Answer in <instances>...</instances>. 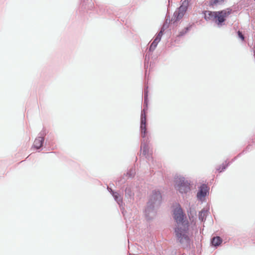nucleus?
Masks as SVG:
<instances>
[{
  "instance_id": "1",
  "label": "nucleus",
  "mask_w": 255,
  "mask_h": 255,
  "mask_svg": "<svg viewBox=\"0 0 255 255\" xmlns=\"http://www.w3.org/2000/svg\"><path fill=\"white\" fill-rule=\"evenodd\" d=\"M172 216L175 223L173 231L176 242L179 243L183 248L190 249L191 240L188 235L190 223L180 204L172 209Z\"/></svg>"
},
{
  "instance_id": "2",
  "label": "nucleus",
  "mask_w": 255,
  "mask_h": 255,
  "mask_svg": "<svg viewBox=\"0 0 255 255\" xmlns=\"http://www.w3.org/2000/svg\"><path fill=\"white\" fill-rule=\"evenodd\" d=\"M162 203V196L159 189H153L148 197V201L145 207L144 212L147 220L153 219L150 214L153 213L156 207H159Z\"/></svg>"
},
{
  "instance_id": "3",
  "label": "nucleus",
  "mask_w": 255,
  "mask_h": 255,
  "mask_svg": "<svg viewBox=\"0 0 255 255\" xmlns=\"http://www.w3.org/2000/svg\"><path fill=\"white\" fill-rule=\"evenodd\" d=\"M147 122H140L139 133L141 138L140 150H142V154L145 156L148 154L151 138L150 132L147 129Z\"/></svg>"
},
{
  "instance_id": "4",
  "label": "nucleus",
  "mask_w": 255,
  "mask_h": 255,
  "mask_svg": "<svg viewBox=\"0 0 255 255\" xmlns=\"http://www.w3.org/2000/svg\"><path fill=\"white\" fill-rule=\"evenodd\" d=\"M164 34V33L162 32L160 30L155 34L153 37L152 40L153 41L150 44L149 47H147L146 50V54L143 55L144 60V69L145 70L144 75L145 77L147 76V69L148 66L149 61L150 59V56L152 55V52L155 50L158 44L161 41L162 37Z\"/></svg>"
},
{
  "instance_id": "5",
  "label": "nucleus",
  "mask_w": 255,
  "mask_h": 255,
  "mask_svg": "<svg viewBox=\"0 0 255 255\" xmlns=\"http://www.w3.org/2000/svg\"><path fill=\"white\" fill-rule=\"evenodd\" d=\"M175 188L182 195L187 194L193 188V183L190 180H187L183 176H179L174 178Z\"/></svg>"
},
{
  "instance_id": "6",
  "label": "nucleus",
  "mask_w": 255,
  "mask_h": 255,
  "mask_svg": "<svg viewBox=\"0 0 255 255\" xmlns=\"http://www.w3.org/2000/svg\"><path fill=\"white\" fill-rule=\"evenodd\" d=\"M148 86H145L143 90V107L141 108L140 122H147L146 115L148 109Z\"/></svg>"
},
{
  "instance_id": "7",
  "label": "nucleus",
  "mask_w": 255,
  "mask_h": 255,
  "mask_svg": "<svg viewBox=\"0 0 255 255\" xmlns=\"http://www.w3.org/2000/svg\"><path fill=\"white\" fill-rule=\"evenodd\" d=\"M210 187L206 184H202L198 187L196 198L198 201L203 203L206 201V197L209 195Z\"/></svg>"
},
{
  "instance_id": "8",
  "label": "nucleus",
  "mask_w": 255,
  "mask_h": 255,
  "mask_svg": "<svg viewBox=\"0 0 255 255\" xmlns=\"http://www.w3.org/2000/svg\"><path fill=\"white\" fill-rule=\"evenodd\" d=\"M228 17H203L207 21L211 20L214 23V26L218 28H221L226 25V22Z\"/></svg>"
},
{
  "instance_id": "9",
  "label": "nucleus",
  "mask_w": 255,
  "mask_h": 255,
  "mask_svg": "<svg viewBox=\"0 0 255 255\" xmlns=\"http://www.w3.org/2000/svg\"><path fill=\"white\" fill-rule=\"evenodd\" d=\"M235 11L232 9L228 8L221 11L212 12L210 11H205L204 12L205 16H206V13H208L209 16H228L230 14L235 15Z\"/></svg>"
},
{
  "instance_id": "10",
  "label": "nucleus",
  "mask_w": 255,
  "mask_h": 255,
  "mask_svg": "<svg viewBox=\"0 0 255 255\" xmlns=\"http://www.w3.org/2000/svg\"><path fill=\"white\" fill-rule=\"evenodd\" d=\"M181 5L174 12L173 16H184L188 9L189 1L187 0H181Z\"/></svg>"
},
{
  "instance_id": "11",
  "label": "nucleus",
  "mask_w": 255,
  "mask_h": 255,
  "mask_svg": "<svg viewBox=\"0 0 255 255\" xmlns=\"http://www.w3.org/2000/svg\"><path fill=\"white\" fill-rule=\"evenodd\" d=\"M45 138L36 137L32 144V148L39 152L45 147Z\"/></svg>"
},
{
  "instance_id": "12",
  "label": "nucleus",
  "mask_w": 255,
  "mask_h": 255,
  "mask_svg": "<svg viewBox=\"0 0 255 255\" xmlns=\"http://www.w3.org/2000/svg\"><path fill=\"white\" fill-rule=\"evenodd\" d=\"M111 195L113 196L114 200L116 202L118 205L119 206L120 208L121 209L122 207L123 208V205L125 204L123 202V196L118 191H112L111 193Z\"/></svg>"
},
{
  "instance_id": "13",
  "label": "nucleus",
  "mask_w": 255,
  "mask_h": 255,
  "mask_svg": "<svg viewBox=\"0 0 255 255\" xmlns=\"http://www.w3.org/2000/svg\"><path fill=\"white\" fill-rule=\"evenodd\" d=\"M223 242V239L219 236H216L210 239V246L214 249H217L221 246Z\"/></svg>"
},
{
  "instance_id": "14",
  "label": "nucleus",
  "mask_w": 255,
  "mask_h": 255,
  "mask_svg": "<svg viewBox=\"0 0 255 255\" xmlns=\"http://www.w3.org/2000/svg\"><path fill=\"white\" fill-rule=\"evenodd\" d=\"M131 187L128 185L124 188V186L121 187L120 189L125 192V197L128 199H134V193L132 191Z\"/></svg>"
},
{
  "instance_id": "15",
  "label": "nucleus",
  "mask_w": 255,
  "mask_h": 255,
  "mask_svg": "<svg viewBox=\"0 0 255 255\" xmlns=\"http://www.w3.org/2000/svg\"><path fill=\"white\" fill-rule=\"evenodd\" d=\"M54 138L53 134L51 132L48 133L46 136L45 137V147L47 146L48 148H50L51 149H53V148L51 147V146L53 145V140Z\"/></svg>"
},
{
  "instance_id": "16",
  "label": "nucleus",
  "mask_w": 255,
  "mask_h": 255,
  "mask_svg": "<svg viewBox=\"0 0 255 255\" xmlns=\"http://www.w3.org/2000/svg\"><path fill=\"white\" fill-rule=\"evenodd\" d=\"M171 17H165V19L161 25L160 28H159V30L162 31V32L165 33V31L168 28H169L171 25V21H170V18Z\"/></svg>"
},
{
  "instance_id": "17",
  "label": "nucleus",
  "mask_w": 255,
  "mask_h": 255,
  "mask_svg": "<svg viewBox=\"0 0 255 255\" xmlns=\"http://www.w3.org/2000/svg\"><path fill=\"white\" fill-rule=\"evenodd\" d=\"M226 1V0H210L207 1V2L209 6L214 8L219 5L224 4Z\"/></svg>"
},
{
  "instance_id": "18",
  "label": "nucleus",
  "mask_w": 255,
  "mask_h": 255,
  "mask_svg": "<svg viewBox=\"0 0 255 255\" xmlns=\"http://www.w3.org/2000/svg\"><path fill=\"white\" fill-rule=\"evenodd\" d=\"M209 210L210 208L209 206L206 209L203 208L199 212L198 218L199 220L202 222H204L206 220L208 213L209 212Z\"/></svg>"
},
{
  "instance_id": "19",
  "label": "nucleus",
  "mask_w": 255,
  "mask_h": 255,
  "mask_svg": "<svg viewBox=\"0 0 255 255\" xmlns=\"http://www.w3.org/2000/svg\"><path fill=\"white\" fill-rule=\"evenodd\" d=\"M126 177V176L124 174L123 175H121L119 177H117L115 180L117 185L121 187L124 186V185L126 183L127 180Z\"/></svg>"
},
{
  "instance_id": "20",
  "label": "nucleus",
  "mask_w": 255,
  "mask_h": 255,
  "mask_svg": "<svg viewBox=\"0 0 255 255\" xmlns=\"http://www.w3.org/2000/svg\"><path fill=\"white\" fill-rule=\"evenodd\" d=\"M231 165V162H228L227 160H226L222 164L218 166L216 169L219 173L223 172L228 167Z\"/></svg>"
},
{
  "instance_id": "21",
  "label": "nucleus",
  "mask_w": 255,
  "mask_h": 255,
  "mask_svg": "<svg viewBox=\"0 0 255 255\" xmlns=\"http://www.w3.org/2000/svg\"><path fill=\"white\" fill-rule=\"evenodd\" d=\"M187 212L188 217L190 220H193L195 217L196 216V211L193 206H189Z\"/></svg>"
},
{
  "instance_id": "22",
  "label": "nucleus",
  "mask_w": 255,
  "mask_h": 255,
  "mask_svg": "<svg viewBox=\"0 0 255 255\" xmlns=\"http://www.w3.org/2000/svg\"><path fill=\"white\" fill-rule=\"evenodd\" d=\"M124 174L128 178H133L136 174L135 166H132L129 169H128L127 172L124 173Z\"/></svg>"
},
{
  "instance_id": "23",
  "label": "nucleus",
  "mask_w": 255,
  "mask_h": 255,
  "mask_svg": "<svg viewBox=\"0 0 255 255\" xmlns=\"http://www.w3.org/2000/svg\"><path fill=\"white\" fill-rule=\"evenodd\" d=\"M157 57L158 56L157 55H153V53L150 55L148 66V67H149V70L154 66Z\"/></svg>"
},
{
  "instance_id": "24",
  "label": "nucleus",
  "mask_w": 255,
  "mask_h": 255,
  "mask_svg": "<svg viewBox=\"0 0 255 255\" xmlns=\"http://www.w3.org/2000/svg\"><path fill=\"white\" fill-rule=\"evenodd\" d=\"M183 17H171L170 18V21H171L170 25H173V27L177 26L178 23Z\"/></svg>"
},
{
  "instance_id": "25",
  "label": "nucleus",
  "mask_w": 255,
  "mask_h": 255,
  "mask_svg": "<svg viewBox=\"0 0 255 255\" xmlns=\"http://www.w3.org/2000/svg\"><path fill=\"white\" fill-rule=\"evenodd\" d=\"M119 18L117 19L119 21L120 23L122 25H125L127 27L129 26V24L128 23V19L126 18L127 17H118Z\"/></svg>"
},
{
  "instance_id": "26",
  "label": "nucleus",
  "mask_w": 255,
  "mask_h": 255,
  "mask_svg": "<svg viewBox=\"0 0 255 255\" xmlns=\"http://www.w3.org/2000/svg\"><path fill=\"white\" fill-rule=\"evenodd\" d=\"M48 133V131L45 128H43L41 131L38 133L37 136L45 138Z\"/></svg>"
},
{
  "instance_id": "27",
  "label": "nucleus",
  "mask_w": 255,
  "mask_h": 255,
  "mask_svg": "<svg viewBox=\"0 0 255 255\" xmlns=\"http://www.w3.org/2000/svg\"><path fill=\"white\" fill-rule=\"evenodd\" d=\"M196 27L195 22L189 23L186 27L184 28V29L187 33L191 30L193 27Z\"/></svg>"
},
{
  "instance_id": "28",
  "label": "nucleus",
  "mask_w": 255,
  "mask_h": 255,
  "mask_svg": "<svg viewBox=\"0 0 255 255\" xmlns=\"http://www.w3.org/2000/svg\"><path fill=\"white\" fill-rule=\"evenodd\" d=\"M238 38L241 40L242 41H244L245 39V37L242 31L240 30H238L237 32Z\"/></svg>"
},
{
  "instance_id": "29",
  "label": "nucleus",
  "mask_w": 255,
  "mask_h": 255,
  "mask_svg": "<svg viewBox=\"0 0 255 255\" xmlns=\"http://www.w3.org/2000/svg\"><path fill=\"white\" fill-rule=\"evenodd\" d=\"M83 4L85 5H88V8L92 7L93 3L91 0H83Z\"/></svg>"
},
{
  "instance_id": "30",
  "label": "nucleus",
  "mask_w": 255,
  "mask_h": 255,
  "mask_svg": "<svg viewBox=\"0 0 255 255\" xmlns=\"http://www.w3.org/2000/svg\"><path fill=\"white\" fill-rule=\"evenodd\" d=\"M252 146V144H248L245 148L242 151L243 152H244V153L245 154L246 153H247L248 152H249L250 150H251V147Z\"/></svg>"
},
{
  "instance_id": "31",
  "label": "nucleus",
  "mask_w": 255,
  "mask_h": 255,
  "mask_svg": "<svg viewBox=\"0 0 255 255\" xmlns=\"http://www.w3.org/2000/svg\"><path fill=\"white\" fill-rule=\"evenodd\" d=\"M186 34H187V32H186V31L183 28V29H182L181 31H180L178 32V37H182L185 36Z\"/></svg>"
},
{
  "instance_id": "32",
  "label": "nucleus",
  "mask_w": 255,
  "mask_h": 255,
  "mask_svg": "<svg viewBox=\"0 0 255 255\" xmlns=\"http://www.w3.org/2000/svg\"><path fill=\"white\" fill-rule=\"evenodd\" d=\"M186 34H187V32H186V31L183 28V29H182L181 31H180L178 32V37H182L185 36Z\"/></svg>"
},
{
  "instance_id": "33",
  "label": "nucleus",
  "mask_w": 255,
  "mask_h": 255,
  "mask_svg": "<svg viewBox=\"0 0 255 255\" xmlns=\"http://www.w3.org/2000/svg\"><path fill=\"white\" fill-rule=\"evenodd\" d=\"M252 18L251 19V25L253 26V28L255 29V17H250Z\"/></svg>"
},
{
  "instance_id": "34",
  "label": "nucleus",
  "mask_w": 255,
  "mask_h": 255,
  "mask_svg": "<svg viewBox=\"0 0 255 255\" xmlns=\"http://www.w3.org/2000/svg\"><path fill=\"white\" fill-rule=\"evenodd\" d=\"M181 38V37H178V35L177 34L176 35V36L175 37V39L174 40V42L176 43H177V44L180 43Z\"/></svg>"
},
{
  "instance_id": "35",
  "label": "nucleus",
  "mask_w": 255,
  "mask_h": 255,
  "mask_svg": "<svg viewBox=\"0 0 255 255\" xmlns=\"http://www.w3.org/2000/svg\"><path fill=\"white\" fill-rule=\"evenodd\" d=\"M238 159V158L237 157V156H236L235 157H234L232 159L231 161H228V162H231V164L233 162H234L235 160H236L237 159Z\"/></svg>"
},
{
  "instance_id": "36",
  "label": "nucleus",
  "mask_w": 255,
  "mask_h": 255,
  "mask_svg": "<svg viewBox=\"0 0 255 255\" xmlns=\"http://www.w3.org/2000/svg\"><path fill=\"white\" fill-rule=\"evenodd\" d=\"M243 154H244V152L242 151L240 153H239L236 156L238 158Z\"/></svg>"
},
{
  "instance_id": "37",
  "label": "nucleus",
  "mask_w": 255,
  "mask_h": 255,
  "mask_svg": "<svg viewBox=\"0 0 255 255\" xmlns=\"http://www.w3.org/2000/svg\"><path fill=\"white\" fill-rule=\"evenodd\" d=\"M243 154H244V152L242 151L240 153H239L236 156L238 158Z\"/></svg>"
},
{
  "instance_id": "38",
  "label": "nucleus",
  "mask_w": 255,
  "mask_h": 255,
  "mask_svg": "<svg viewBox=\"0 0 255 255\" xmlns=\"http://www.w3.org/2000/svg\"><path fill=\"white\" fill-rule=\"evenodd\" d=\"M107 190H108V191L111 194L112 193V191H115V190H114L113 189H112L111 188H110L109 187H107Z\"/></svg>"
},
{
  "instance_id": "39",
  "label": "nucleus",
  "mask_w": 255,
  "mask_h": 255,
  "mask_svg": "<svg viewBox=\"0 0 255 255\" xmlns=\"http://www.w3.org/2000/svg\"><path fill=\"white\" fill-rule=\"evenodd\" d=\"M252 142L254 143V139H252Z\"/></svg>"
}]
</instances>
